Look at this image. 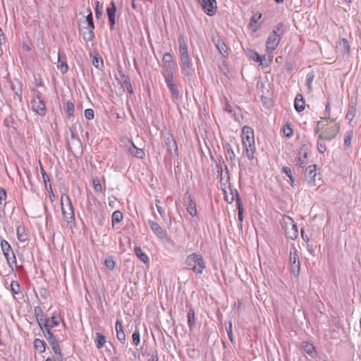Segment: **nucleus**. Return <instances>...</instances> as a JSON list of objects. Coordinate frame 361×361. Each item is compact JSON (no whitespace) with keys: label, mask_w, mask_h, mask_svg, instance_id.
<instances>
[{"label":"nucleus","mask_w":361,"mask_h":361,"mask_svg":"<svg viewBox=\"0 0 361 361\" xmlns=\"http://www.w3.org/2000/svg\"><path fill=\"white\" fill-rule=\"evenodd\" d=\"M176 70L177 64L174 61L173 56L170 53H166L163 56L161 73L173 101L178 100L180 95V92L176 82Z\"/></svg>","instance_id":"obj_1"},{"label":"nucleus","mask_w":361,"mask_h":361,"mask_svg":"<svg viewBox=\"0 0 361 361\" xmlns=\"http://www.w3.org/2000/svg\"><path fill=\"white\" fill-rule=\"evenodd\" d=\"M322 118L318 121L317 128V130H321L319 134L320 138H324L325 140L331 141L334 139L340 130V124L336 122L335 119H331L330 121H326L325 123Z\"/></svg>","instance_id":"obj_2"},{"label":"nucleus","mask_w":361,"mask_h":361,"mask_svg":"<svg viewBox=\"0 0 361 361\" xmlns=\"http://www.w3.org/2000/svg\"><path fill=\"white\" fill-rule=\"evenodd\" d=\"M61 212L67 226L73 228L75 226L74 209L68 195L63 194L61 197Z\"/></svg>","instance_id":"obj_3"},{"label":"nucleus","mask_w":361,"mask_h":361,"mask_svg":"<svg viewBox=\"0 0 361 361\" xmlns=\"http://www.w3.org/2000/svg\"><path fill=\"white\" fill-rule=\"evenodd\" d=\"M187 269L192 271H202L205 268V262L201 255L192 253L185 260Z\"/></svg>","instance_id":"obj_4"},{"label":"nucleus","mask_w":361,"mask_h":361,"mask_svg":"<svg viewBox=\"0 0 361 361\" xmlns=\"http://www.w3.org/2000/svg\"><path fill=\"white\" fill-rule=\"evenodd\" d=\"M282 26V24L279 23L276 30H273L269 35L266 43L267 51L268 52H272L278 47L280 41L279 36L283 32L281 31Z\"/></svg>","instance_id":"obj_5"},{"label":"nucleus","mask_w":361,"mask_h":361,"mask_svg":"<svg viewBox=\"0 0 361 361\" xmlns=\"http://www.w3.org/2000/svg\"><path fill=\"white\" fill-rule=\"evenodd\" d=\"M311 156L310 145L309 143H304L298 154V164L303 168L309 164V159Z\"/></svg>","instance_id":"obj_6"},{"label":"nucleus","mask_w":361,"mask_h":361,"mask_svg":"<svg viewBox=\"0 0 361 361\" xmlns=\"http://www.w3.org/2000/svg\"><path fill=\"white\" fill-rule=\"evenodd\" d=\"M180 66L181 73L183 75L188 78V80H190L195 73L193 64L190 59H183L180 61Z\"/></svg>","instance_id":"obj_7"},{"label":"nucleus","mask_w":361,"mask_h":361,"mask_svg":"<svg viewBox=\"0 0 361 361\" xmlns=\"http://www.w3.org/2000/svg\"><path fill=\"white\" fill-rule=\"evenodd\" d=\"M32 109L41 116L46 114V106L44 101L39 95L34 97L31 102Z\"/></svg>","instance_id":"obj_8"},{"label":"nucleus","mask_w":361,"mask_h":361,"mask_svg":"<svg viewBox=\"0 0 361 361\" xmlns=\"http://www.w3.org/2000/svg\"><path fill=\"white\" fill-rule=\"evenodd\" d=\"M203 11L209 16H214L217 9L216 0H197Z\"/></svg>","instance_id":"obj_9"},{"label":"nucleus","mask_w":361,"mask_h":361,"mask_svg":"<svg viewBox=\"0 0 361 361\" xmlns=\"http://www.w3.org/2000/svg\"><path fill=\"white\" fill-rule=\"evenodd\" d=\"M281 226L288 238L293 239L292 231H293V219L287 215H284L281 221Z\"/></svg>","instance_id":"obj_10"},{"label":"nucleus","mask_w":361,"mask_h":361,"mask_svg":"<svg viewBox=\"0 0 361 361\" xmlns=\"http://www.w3.org/2000/svg\"><path fill=\"white\" fill-rule=\"evenodd\" d=\"M61 322V318L55 316H52L51 317H45L43 321L42 326H40V329L42 332L45 331L47 332V330L51 331V329L55 326H57Z\"/></svg>","instance_id":"obj_11"},{"label":"nucleus","mask_w":361,"mask_h":361,"mask_svg":"<svg viewBox=\"0 0 361 361\" xmlns=\"http://www.w3.org/2000/svg\"><path fill=\"white\" fill-rule=\"evenodd\" d=\"M164 137L168 152L172 154L173 152H174L176 155H178V146L173 136L170 133H166Z\"/></svg>","instance_id":"obj_12"},{"label":"nucleus","mask_w":361,"mask_h":361,"mask_svg":"<svg viewBox=\"0 0 361 361\" xmlns=\"http://www.w3.org/2000/svg\"><path fill=\"white\" fill-rule=\"evenodd\" d=\"M116 6L114 1H111L109 6L106 8L109 22L110 24V30H114L116 23Z\"/></svg>","instance_id":"obj_13"},{"label":"nucleus","mask_w":361,"mask_h":361,"mask_svg":"<svg viewBox=\"0 0 361 361\" xmlns=\"http://www.w3.org/2000/svg\"><path fill=\"white\" fill-rule=\"evenodd\" d=\"M148 224L153 233L160 239L166 238V232L160 226V225L152 220L148 221Z\"/></svg>","instance_id":"obj_14"},{"label":"nucleus","mask_w":361,"mask_h":361,"mask_svg":"<svg viewBox=\"0 0 361 361\" xmlns=\"http://www.w3.org/2000/svg\"><path fill=\"white\" fill-rule=\"evenodd\" d=\"M241 137L243 144H245V142L246 143L255 142L254 132L252 129L247 126H245L243 128Z\"/></svg>","instance_id":"obj_15"},{"label":"nucleus","mask_w":361,"mask_h":361,"mask_svg":"<svg viewBox=\"0 0 361 361\" xmlns=\"http://www.w3.org/2000/svg\"><path fill=\"white\" fill-rule=\"evenodd\" d=\"M317 175V166L315 164L309 165L305 172V178L309 183H314Z\"/></svg>","instance_id":"obj_16"},{"label":"nucleus","mask_w":361,"mask_h":361,"mask_svg":"<svg viewBox=\"0 0 361 361\" xmlns=\"http://www.w3.org/2000/svg\"><path fill=\"white\" fill-rule=\"evenodd\" d=\"M185 203L186 206L187 212L192 216H195L197 215V208L196 204L193 202L191 196L188 195L185 197Z\"/></svg>","instance_id":"obj_17"},{"label":"nucleus","mask_w":361,"mask_h":361,"mask_svg":"<svg viewBox=\"0 0 361 361\" xmlns=\"http://www.w3.org/2000/svg\"><path fill=\"white\" fill-rule=\"evenodd\" d=\"M243 147L246 157L248 158V159L252 160L254 159V154L255 152V142L248 143H246L245 142V144H243Z\"/></svg>","instance_id":"obj_18"},{"label":"nucleus","mask_w":361,"mask_h":361,"mask_svg":"<svg viewBox=\"0 0 361 361\" xmlns=\"http://www.w3.org/2000/svg\"><path fill=\"white\" fill-rule=\"evenodd\" d=\"M43 334L51 346L55 344H59L62 341V340H61L57 335H54V332L51 331L47 330V332L44 331Z\"/></svg>","instance_id":"obj_19"},{"label":"nucleus","mask_w":361,"mask_h":361,"mask_svg":"<svg viewBox=\"0 0 361 361\" xmlns=\"http://www.w3.org/2000/svg\"><path fill=\"white\" fill-rule=\"evenodd\" d=\"M116 337L118 338V340L121 343H125L126 342V334H125V332H124V329H123V325H122V323L121 321L119 320H117L116 322Z\"/></svg>","instance_id":"obj_20"},{"label":"nucleus","mask_w":361,"mask_h":361,"mask_svg":"<svg viewBox=\"0 0 361 361\" xmlns=\"http://www.w3.org/2000/svg\"><path fill=\"white\" fill-rule=\"evenodd\" d=\"M57 68L62 73H66L68 70V66L66 63V57L65 55L62 56L60 53L58 54Z\"/></svg>","instance_id":"obj_21"},{"label":"nucleus","mask_w":361,"mask_h":361,"mask_svg":"<svg viewBox=\"0 0 361 361\" xmlns=\"http://www.w3.org/2000/svg\"><path fill=\"white\" fill-rule=\"evenodd\" d=\"M301 348L304 350V351L307 353L310 357H315L317 355V352L315 350L314 346L307 342V341H303L301 344Z\"/></svg>","instance_id":"obj_22"},{"label":"nucleus","mask_w":361,"mask_h":361,"mask_svg":"<svg viewBox=\"0 0 361 361\" xmlns=\"http://www.w3.org/2000/svg\"><path fill=\"white\" fill-rule=\"evenodd\" d=\"M305 108V102L301 94H298L295 97V110L298 112L303 111Z\"/></svg>","instance_id":"obj_23"},{"label":"nucleus","mask_w":361,"mask_h":361,"mask_svg":"<svg viewBox=\"0 0 361 361\" xmlns=\"http://www.w3.org/2000/svg\"><path fill=\"white\" fill-rule=\"evenodd\" d=\"M128 151L133 156L137 158L143 159L145 156L144 150L137 148L133 143H132V146L128 149Z\"/></svg>","instance_id":"obj_24"},{"label":"nucleus","mask_w":361,"mask_h":361,"mask_svg":"<svg viewBox=\"0 0 361 361\" xmlns=\"http://www.w3.org/2000/svg\"><path fill=\"white\" fill-rule=\"evenodd\" d=\"M95 335H96V338L94 340L95 345H96L97 348L101 349L104 346V345L106 342V336L104 334H102V333H99V332H97L95 334Z\"/></svg>","instance_id":"obj_25"},{"label":"nucleus","mask_w":361,"mask_h":361,"mask_svg":"<svg viewBox=\"0 0 361 361\" xmlns=\"http://www.w3.org/2000/svg\"><path fill=\"white\" fill-rule=\"evenodd\" d=\"M94 28H89V27H85V30L82 32V39L85 42H90L92 41L94 38Z\"/></svg>","instance_id":"obj_26"},{"label":"nucleus","mask_w":361,"mask_h":361,"mask_svg":"<svg viewBox=\"0 0 361 361\" xmlns=\"http://www.w3.org/2000/svg\"><path fill=\"white\" fill-rule=\"evenodd\" d=\"M18 239L21 242H25L28 240V235L25 231L24 226H18L16 229Z\"/></svg>","instance_id":"obj_27"},{"label":"nucleus","mask_w":361,"mask_h":361,"mask_svg":"<svg viewBox=\"0 0 361 361\" xmlns=\"http://www.w3.org/2000/svg\"><path fill=\"white\" fill-rule=\"evenodd\" d=\"M188 325L190 330H192L195 325V312L192 308H190L187 314Z\"/></svg>","instance_id":"obj_28"},{"label":"nucleus","mask_w":361,"mask_h":361,"mask_svg":"<svg viewBox=\"0 0 361 361\" xmlns=\"http://www.w3.org/2000/svg\"><path fill=\"white\" fill-rule=\"evenodd\" d=\"M1 250H2L4 255L7 258L10 256V254L13 255V250L11 249V245H9V243L6 240H3L1 242Z\"/></svg>","instance_id":"obj_29"},{"label":"nucleus","mask_w":361,"mask_h":361,"mask_svg":"<svg viewBox=\"0 0 361 361\" xmlns=\"http://www.w3.org/2000/svg\"><path fill=\"white\" fill-rule=\"evenodd\" d=\"M33 344L35 349L39 353H44L45 351L46 343L44 341L39 338H35L34 340Z\"/></svg>","instance_id":"obj_30"},{"label":"nucleus","mask_w":361,"mask_h":361,"mask_svg":"<svg viewBox=\"0 0 361 361\" xmlns=\"http://www.w3.org/2000/svg\"><path fill=\"white\" fill-rule=\"evenodd\" d=\"M34 314L36 317V319L37 321V323L39 326H42V324L43 321L44 320L45 317L44 314L42 313V309L39 307H35L34 308Z\"/></svg>","instance_id":"obj_31"},{"label":"nucleus","mask_w":361,"mask_h":361,"mask_svg":"<svg viewBox=\"0 0 361 361\" xmlns=\"http://www.w3.org/2000/svg\"><path fill=\"white\" fill-rule=\"evenodd\" d=\"M353 135V130H349L345 132L344 135L343 145L345 148H350L351 146V140Z\"/></svg>","instance_id":"obj_32"},{"label":"nucleus","mask_w":361,"mask_h":361,"mask_svg":"<svg viewBox=\"0 0 361 361\" xmlns=\"http://www.w3.org/2000/svg\"><path fill=\"white\" fill-rule=\"evenodd\" d=\"M135 252L136 256L144 263H147L149 262L147 255L142 251L140 247H136L135 249Z\"/></svg>","instance_id":"obj_33"},{"label":"nucleus","mask_w":361,"mask_h":361,"mask_svg":"<svg viewBox=\"0 0 361 361\" xmlns=\"http://www.w3.org/2000/svg\"><path fill=\"white\" fill-rule=\"evenodd\" d=\"M356 114V108L354 105L350 104L348 106V109L347 111V114L345 115V118L348 121L349 123H350Z\"/></svg>","instance_id":"obj_34"},{"label":"nucleus","mask_w":361,"mask_h":361,"mask_svg":"<svg viewBox=\"0 0 361 361\" xmlns=\"http://www.w3.org/2000/svg\"><path fill=\"white\" fill-rule=\"evenodd\" d=\"M11 291L13 295H18L20 293V286L18 281L12 280L10 284Z\"/></svg>","instance_id":"obj_35"},{"label":"nucleus","mask_w":361,"mask_h":361,"mask_svg":"<svg viewBox=\"0 0 361 361\" xmlns=\"http://www.w3.org/2000/svg\"><path fill=\"white\" fill-rule=\"evenodd\" d=\"M66 114L68 118L71 117L75 111V107L73 102L68 101L66 103Z\"/></svg>","instance_id":"obj_36"},{"label":"nucleus","mask_w":361,"mask_h":361,"mask_svg":"<svg viewBox=\"0 0 361 361\" xmlns=\"http://www.w3.org/2000/svg\"><path fill=\"white\" fill-rule=\"evenodd\" d=\"M281 132L285 137H290L293 133V130L289 123H286L283 126Z\"/></svg>","instance_id":"obj_37"},{"label":"nucleus","mask_w":361,"mask_h":361,"mask_svg":"<svg viewBox=\"0 0 361 361\" xmlns=\"http://www.w3.org/2000/svg\"><path fill=\"white\" fill-rule=\"evenodd\" d=\"M112 225L114 226L116 223H119L123 219V214L120 211H115L112 214Z\"/></svg>","instance_id":"obj_38"},{"label":"nucleus","mask_w":361,"mask_h":361,"mask_svg":"<svg viewBox=\"0 0 361 361\" xmlns=\"http://www.w3.org/2000/svg\"><path fill=\"white\" fill-rule=\"evenodd\" d=\"M314 75L313 72H310L306 75L305 82L307 87L310 92L312 91V83L313 82Z\"/></svg>","instance_id":"obj_39"},{"label":"nucleus","mask_w":361,"mask_h":361,"mask_svg":"<svg viewBox=\"0 0 361 361\" xmlns=\"http://www.w3.org/2000/svg\"><path fill=\"white\" fill-rule=\"evenodd\" d=\"M324 140H325L324 138H320L319 136L318 137L317 147L318 151L321 153H324L326 150V147Z\"/></svg>","instance_id":"obj_40"},{"label":"nucleus","mask_w":361,"mask_h":361,"mask_svg":"<svg viewBox=\"0 0 361 361\" xmlns=\"http://www.w3.org/2000/svg\"><path fill=\"white\" fill-rule=\"evenodd\" d=\"M92 62L94 66L98 69H102L104 66L103 59L102 57H97V56H94Z\"/></svg>","instance_id":"obj_41"},{"label":"nucleus","mask_w":361,"mask_h":361,"mask_svg":"<svg viewBox=\"0 0 361 361\" xmlns=\"http://www.w3.org/2000/svg\"><path fill=\"white\" fill-rule=\"evenodd\" d=\"M216 47L219 50V53L224 56V54L226 53L225 43L221 39H218L217 42L216 43Z\"/></svg>","instance_id":"obj_42"},{"label":"nucleus","mask_w":361,"mask_h":361,"mask_svg":"<svg viewBox=\"0 0 361 361\" xmlns=\"http://www.w3.org/2000/svg\"><path fill=\"white\" fill-rule=\"evenodd\" d=\"M39 165H40V172H41L42 176V178H43V180H44V185H45V188L48 190L49 189H48L47 183L49 182V177L47 174L45 170L42 167V164L40 162H39Z\"/></svg>","instance_id":"obj_43"},{"label":"nucleus","mask_w":361,"mask_h":361,"mask_svg":"<svg viewBox=\"0 0 361 361\" xmlns=\"http://www.w3.org/2000/svg\"><path fill=\"white\" fill-rule=\"evenodd\" d=\"M340 46L342 47V49H343V52L345 53V54H348L349 52H350V45H349V43L348 42V40L346 39H342L341 42H340Z\"/></svg>","instance_id":"obj_44"},{"label":"nucleus","mask_w":361,"mask_h":361,"mask_svg":"<svg viewBox=\"0 0 361 361\" xmlns=\"http://www.w3.org/2000/svg\"><path fill=\"white\" fill-rule=\"evenodd\" d=\"M89 13L86 16V22L87 23V26L89 28H94V24L93 22V17L91 10L88 9Z\"/></svg>","instance_id":"obj_45"},{"label":"nucleus","mask_w":361,"mask_h":361,"mask_svg":"<svg viewBox=\"0 0 361 361\" xmlns=\"http://www.w3.org/2000/svg\"><path fill=\"white\" fill-rule=\"evenodd\" d=\"M282 171L290 178V184L293 185V176L292 174V171L288 166H283L282 168Z\"/></svg>","instance_id":"obj_46"},{"label":"nucleus","mask_w":361,"mask_h":361,"mask_svg":"<svg viewBox=\"0 0 361 361\" xmlns=\"http://www.w3.org/2000/svg\"><path fill=\"white\" fill-rule=\"evenodd\" d=\"M93 187L96 192H102L103 188L98 178H93L92 180Z\"/></svg>","instance_id":"obj_47"},{"label":"nucleus","mask_w":361,"mask_h":361,"mask_svg":"<svg viewBox=\"0 0 361 361\" xmlns=\"http://www.w3.org/2000/svg\"><path fill=\"white\" fill-rule=\"evenodd\" d=\"M133 343L137 345L140 343V334L139 330H135L132 335Z\"/></svg>","instance_id":"obj_48"},{"label":"nucleus","mask_w":361,"mask_h":361,"mask_svg":"<svg viewBox=\"0 0 361 361\" xmlns=\"http://www.w3.org/2000/svg\"><path fill=\"white\" fill-rule=\"evenodd\" d=\"M178 46L180 49H187L186 40L183 35H180L178 37Z\"/></svg>","instance_id":"obj_49"},{"label":"nucleus","mask_w":361,"mask_h":361,"mask_svg":"<svg viewBox=\"0 0 361 361\" xmlns=\"http://www.w3.org/2000/svg\"><path fill=\"white\" fill-rule=\"evenodd\" d=\"M180 61L183 59H190L188 54V48L187 49H180Z\"/></svg>","instance_id":"obj_50"},{"label":"nucleus","mask_w":361,"mask_h":361,"mask_svg":"<svg viewBox=\"0 0 361 361\" xmlns=\"http://www.w3.org/2000/svg\"><path fill=\"white\" fill-rule=\"evenodd\" d=\"M236 195H237V201H238V217L239 221H243V208L240 207V198L238 192H236Z\"/></svg>","instance_id":"obj_51"},{"label":"nucleus","mask_w":361,"mask_h":361,"mask_svg":"<svg viewBox=\"0 0 361 361\" xmlns=\"http://www.w3.org/2000/svg\"><path fill=\"white\" fill-rule=\"evenodd\" d=\"M51 347L53 352L54 353V354L56 355H58L59 357H62L61 350L59 343L51 345Z\"/></svg>","instance_id":"obj_52"},{"label":"nucleus","mask_w":361,"mask_h":361,"mask_svg":"<svg viewBox=\"0 0 361 361\" xmlns=\"http://www.w3.org/2000/svg\"><path fill=\"white\" fill-rule=\"evenodd\" d=\"M84 115L86 119L92 120L94 118V111L92 109H87L84 111Z\"/></svg>","instance_id":"obj_53"},{"label":"nucleus","mask_w":361,"mask_h":361,"mask_svg":"<svg viewBox=\"0 0 361 361\" xmlns=\"http://www.w3.org/2000/svg\"><path fill=\"white\" fill-rule=\"evenodd\" d=\"M103 15V10L102 7H99V1H97L96 3V8H95V16L97 18H100Z\"/></svg>","instance_id":"obj_54"},{"label":"nucleus","mask_w":361,"mask_h":361,"mask_svg":"<svg viewBox=\"0 0 361 361\" xmlns=\"http://www.w3.org/2000/svg\"><path fill=\"white\" fill-rule=\"evenodd\" d=\"M124 86L130 94H133V89L130 80L127 78L123 81Z\"/></svg>","instance_id":"obj_55"},{"label":"nucleus","mask_w":361,"mask_h":361,"mask_svg":"<svg viewBox=\"0 0 361 361\" xmlns=\"http://www.w3.org/2000/svg\"><path fill=\"white\" fill-rule=\"evenodd\" d=\"M251 58L255 62H259L260 65H264V63H262V57L259 56L257 52H253L251 56Z\"/></svg>","instance_id":"obj_56"},{"label":"nucleus","mask_w":361,"mask_h":361,"mask_svg":"<svg viewBox=\"0 0 361 361\" xmlns=\"http://www.w3.org/2000/svg\"><path fill=\"white\" fill-rule=\"evenodd\" d=\"M104 263L109 269H113L115 267V262L112 259H106Z\"/></svg>","instance_id":"obj_57"},{"label":"nucleus","mask_w":361,"mask_h":361,"mask_svg":"<svg viewBox=\"0 0 361 361\" xmlns=\"http://www.w3.org/2000/svg\"><path fill=\"white\" fill-rule=\"evenodd\" d=\"M227 152H228V159H229L231 160H234L235 158V155L234 154V152H233L232 147L229 145L227 147Z\"/></svg>","instance_id":"obj_58"},{"label":"nucleus","mask_w":361,"mask_h":361,"mask_svg":"<svg viewBox=\"0 0 361 361\" xmlns=\"http://www.w3.org/2000/svg\"><path fill=\"white\" fill-rule=\"evenodd\" d=\"M262 63H264L263 66H269V64L271 62L272 59H273V56H271V55H269L268 56L267 59H266L265 56H262Z\"/></svg>","instance_id":"obj_59"},{"label":"nucleus","mask_w":361,"mask_h":361,"mask_svg":"<svg viewBox=\"0 0 361 361\" xmlns=\"http://www.w3.org/2000/svg\"><path fill=\"white\" fill-rule=\"evenodd\" d=\"M147 361H159V355L157 350H154L152 353L151 357Z\"/></svg>","instance_id":"obj_60"},{"label":"nucleus","mask_w":361,"mask_h":361,"mask_svg":"<svg viewBox=\"0 0 361 361\" xmlns=\"http://www.w3.org/2000/svg\"><path fill=\"white\" fill-rule=\"evenodd\" d=\"M224 109L226 111L230 114L233 111V106L227 102H226Z\"/></svg>","instance_id":"obj_61"},{"label":"nucleus","mask_w":361,"mask_h":361,"mask_svg":"<svg viewBox=\"0 0 361 361\" xmlns=\"http://www.w3.org/2000/svg\"><path fill=\"white\" fill-rule=\"evenodd\" d=\"M6 190L3 188H0V204H1L2 200H6Z\"/></svg>","instance_id":"obj_62"},{"label":"nucleus","mask_w":361,"mask_h":361,"mask_svg":"<svg viewBox=\"0 0 361 361\" xmlns=\"http://www.w3.org/2000/svg\"><path fill=\"white\" fill-rule=\"evenodd\" d=\"M225 327L227 332H228V331H232V322L231 320L225 322Z\"/></svg>","instance_id":"obj_63"},{"label":"nucleus","mask_w":361,"mask_h":361,"mask_svg":"<svg viewBox=\"0 0 361 361\" xmlns=\"http://www.w3.org/2000/svg\"><path fill=\"white\" fill-rule=\"evenodd\" d=\"M157 211H158L159 214L162 217H164V214H165V212H164V209L160 205H157Z\"/></svg>","instance_id":"obj_64"}]
</instances>
